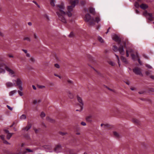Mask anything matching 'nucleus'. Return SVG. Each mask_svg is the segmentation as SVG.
<instances>
[{"instance_id":"f257e3e1","label":"nucleus","mask_w":154,"mask_h":154,"mask_svg":"<svg viewBox=\"0 0 154 154\" xmlns=\"http://www.w3.org/2000/svg\"><path fill=\"white\" fill-rule=\"evenodd\" d=\"M79 0H74V1L70 0V3L71 5L67 7L66 13L64 11L65 7L63 3H62L57 5L55 9L59 20L63 23H66L65 16L67 14L69 17L72 16L73 8L76 4L79 3Z\"/></svg>"},{"instance_id":"f03ea898","label":"nucleus","mask_w":154,"mask_h":154,"mask_svg":"<svg viewBox=\"0 0 154 154\" xmlns=\"http://www.w3.org/2000/svg\"><path fill=\"white\" fill-rule=\"evenodd\" d=\"M84 20L86 22L88 23L89 26H93L95 25L94 18L93 17H91V15L88 13L87 14L85 15Z\"/></svg>"},{"instance_id":"7ed1b4c3","label":"nucleus","mask_w":154,"mask_h":154,"mask_svg":"<svg viewBox=\"0 0 154 154\" xmlns=\"http://www.w3.org/2000/svg\"><path fill=\"white\" fill-rule=\"evenodd\" d=\"M3 68H5L7 71L10 72L9 67L4 63H0V73L1 74H3L5 72V70Z\"/></svg>"},{"instance_id":"20e7f679","label":"nucleus","mask_w":154,"mask_h":154,"mask_svg":"<svg viewBox=\"0 0 154 154\" xmlns=\"http://www.w3.org/2000/svg\"><path fill=\"white\" fill-rule=\"evenodd\" d=\"M144 16L146 17L148 19L151 21H152L154 19L152 14L151 13H148L146 11H145L143 13Z\"/></svg>"},{"instance_id":"39448f33","label":"nucleus","mask_w":154,"mask_h":154,"mask_svg":"<svg viewBox=\"0 0 154 154\" xmlns=\"http://www.w3.org/2000/svg\"><path fill=\"white\" fill-rule=\"evenodd\" d=\"M112 37L113 40L117 42L119 44L120 43L121 40L118 35L113 33L112 35Z\"/></svg>"},{"instance_id":"423d86ee","label":"nucleus","mask_w":154,"mask_h":154,"mask_svg":"<svg viewBox=\"0 0 154 154\" xmlns=\"http://www.w3.org/2000/svg\"><path fill=\"white\" fill-rule=\"evenodd\" d=\"M77 99L78 101L80 103L79 105L81 108V109L80 111H81L83 109V106L84 105V103L83 102V101L82 98L79 97L78 95H77Z\"/></svg>"},{"instance_id":"0eeeda50","label":"nucleus","mask_w":154,"mask_h":154,"mask_svg":"<svg viewBox=\"0 0 154 154\" xmlns=\"http://www.w3.org/2000/svg\"><path fill=\"white\" fill-rule=\"evenodd\" d=\"M133 71L134 73L140 76L142 75L141 69L137 67H136L133 69Z\"/></svg>"},{"instance_id":"6e6552de","label":"nucleus","mask_w":154,"mask_h":154,"mask_svg":"<svg viewBox=\"0 0 154 154\" xmlns=\"http://www.w3.org/2000/svg\"><path fill=\"white\" fill-rule=\"evenodd\" d=\"M62 149V146L60 144L57 145L54 149V151L57 153L61 152Z\"/></svg>"},{"instance_id":"1a4fd4ad","label":"nucleus","mask_w":154,"mask_h":154,"mask_svg":"<svg viewBox=\"0 0 154 154\" xmlns=\"http://www.w3.org/2000/svg\"><path fill=\"white\" fill-rule=\"evenodd\" d=\"M15 82H16L17 85L19 87L20 90V91L23 90V88L22 87V82L19 79H17V80Z\"/></svg>"},{"instance_id":"9d476101","label":"nucleus","mask_w":154,"mask_h":154,"mask_svg":"<svg viewBox=\"0 0 154 154\" xmlns=\"http://www.w3.org/2000/svg\"><path fill=\"white\" fill-rule=\"evenodd\" d=\"M118 50L119 51L120 54L121 55H123L125 54V52L124 50V48L122 45L120 44V46L118 49Z\"/></svg>"},{"instance_id":"9b49d317","label":"nucleus","mask_w":154,"mask_h":154,"mask_svg":"<svg viewBox=\"0 0 154 154\" xmlns=\"http://www.w3.org/2000/svg\"><path fill=\"white\" fill-rule=\"evenodd\" d=\"M5 136L3 135H2L0 136V138L2 141L3 143L5 144H9V142L5 139Z\"/></svg>"},{"instance_id":"f8f14e48","label":"nucleus","mask_w":154,"mask_h":154,"mask_svg":"<svg viewBox=\"0 0 154 154\" xmlns=\"http://www.w3.org/2000/svg\"><path fill=\"white\" fill-rule=\"evenodd\" d=\"M32 125L31 124L28 123L26 127H24L22 128V130L27 131H28L31 127Z\"/></svg>"},{"instance_id":"ddd939ff","label":"nucleus","mask_w":154,"mask_h":154,"mask_svg":"<svg viewBox=\"0 0 154 154\" xmlns=\"http://www.w3.org/2000/svg\"><path fill=\"white\" fill-rule=\"evenodd\" d=\"M131 56L132 57V59L133 60H134L135 59L138 58L139 57V55L138 53L136 52V55L133 53H131Z\"/></svg>"},{"instance_id":"4468645a","label":"nucleus","mask_w":154,"mask_h":154,"mask_svg":"<svg viewBox=\"0 0 154 154\" xmlns=\"http://www.w3.org/2000/svg\"><path fill=\"white\" fill-rule=\"evenodd\" d=\"M66 93L67 94L68 96L70 99H72L74 98L73 95L70 91L68 90L67 91Z\"/></svg>"},{"instance_id":"2eb2a0df","label":"nucleus","mask_w":154,"mask_h":154,"mask_svg":"<svg viewBox=\"0 0 154 154\" xmlns=\"http://www.w3.org/2000/svg\"><path fill=\"white\" fill-rule=\"evenodd\" d=\"M140 7L141 9L145 10L148 8V7L147 5L143 3L140 5Z\"/></svg>"},{"instance_id":"dca6fc26","label":"nucleus","mask_w":154,"mask_h":154,"mask_svg":"<svg viewBox=\"0 0 154 154\" xmlns=\"http://www.w3.org/2000/svg\"><path fill=\"white\" fill-rule=\"evenodd\" d=\"M92 116H88L86 118V121L89 122H92V120L91 119Z\"/></svg>"},{"instance_id":"f3484780","label":"nucleus","mask_w":154,"mask_h":154,"mask_svg":"<svg viewBox=\"0 0 154 154\" xmlns=\"http://www.w3.org/2000/svg\"><path fill=\"white\" fill-rule=\"evenodd\" d=\"M89 12L91 14L95 15V9L92 8H90L89 9Z\"/></svg>"},{"instance_id":"a211bd4d","label":"nucleus","mask_w":154,"mask_h":154,"mask_svg":"<svg viewBox=\"0 0 154 154\" xmlns=\"http://www.w3.org/2000/svg\"><path fill=\"white\" fill-rule=\"evenodd\" d=\"M46 119L48 121L50 122L53 123L55 122V120L54 119L50 118L49 117H47L46 118Z\"/></svg>"},{"instance_id":"6ab92c4d","label":"nucleus","mask_w":154,"mask_h":154,"mask_svg":"<svg viewBox=\"0 0 154 154\" xmlns=\"http://www.w3.org/2000/svg\"><path fill=\"white\" fill-rule=\"evenodd\" d=\"M121 59L123 62L125 64L128 63V61L127 59L124 57L122 56L121 57Z\"/></svg>"},{"instance_id":"aec40b11","label":"nucleus","mask_w":154,"mask_h":154,"mask_svg":"<svg viewBox=\"0 0 154 154\" xmlns=\"http://www.w3.org/2000/svg\"><path fill=\"white\" fill-rule=\"evenodd\" d=\"M133 122L136 124H139L140 123V121L137 119H132Z\"/></svg>"},{"instance_id":"412c9836","label":"nucleus","mask_w":154,"mask_h":154,"mask_svg":"<svg viewBox=\"0 0 154 154\" xmlns=\"http://www.w3.org/2000/svg\"><path fill=\"white\" fill-rule=\"evenodd\" d=\"M58 134L63 136L67 134V133L66 132H62L61 131H59L58 132Z\"/></svg>"},{"instance_id":"4be33fe9","label":"nucleus","mask_w":154,"mask_h":154,"mask_svg":"<svg viewBox=\"0 0 154 154\" xmlns=\"http://www.w3.org/2000/svg\"><path fill=\"white\" fill-rule=\"evenodd\" d=\"M98 39L99 41L101 43H103L104 42V41L103 38L100 36H99L98 37Z\"/></svg>"},{"instance_id":"5701e85b","label":"nucleus","mask_w":154,"mask_h":154,"mask_svg":"<svg viewBox=\"0 0 154 154\" xmlns=\"http://www.w3.org/2000/svg\"><path fill=\"white\" fill-rule=\"evenodd\" d=\"M100 18L99 17H97L95 18V20H94V22H96L98 23L99 22H100Z\"/></svg>"},{"instance_id":"b1692460","label":"nucleus","mask_w":154,"mask_h":154,"mask_svg":"<svg viewBox=\"0 0 154 154\" xmlns=\"http://www.w3.org/2000/svg\"><path fill=\"white\" fill-rule=\"evenodd\" d=\"M114 135L117 137H119L120 136V135L119 133L116 131L113 132Z\"/></svg>"},{"instance_id":"393cba45","label":"nucleus","mask_w":154,"mask_h":154,"mask_svg":"<svg viewBox=\"0 0 154 154\" xmlns=\"http://www.w3.org/2000/svg\"><path fill=\"white\" fill-rule=\"evenodd\" d=\"M26 118V116L25 114H23L20 117V119L21 120L25 119Z\"/></svg>"},{"instance_id":"a878e982","label":"nucleus","mask_w":154,"mask_h":154,"mask_svg":"<svg viewBox=\"0 0 154 154\" xmlns=\"http://www.w3.org/2000/svg\"><path fill=\"white\" fill-rule=\"evenodd\" d=\"M23 40L24 41L26 40L28 42H30L31 41L30 38L29 37H25L23 38Z\"/></svg>"},{"instance_id":"bb28decb","label":"nucleus","mask_w":154,"mask_h":154,"mask_svg":"<svg viewBox=\"0 0 154 154\" xmlns=\"http://www.w3.org/2000/svg\"><path fill=\"white\" fill-rule=\"evenodd\" d=\"M134 6L136 8H138L140 7L139 3L137 2H135L134 3Z\"/></svg>"},{"instance_id":"cd10ccee","label":"nucleus","mask_w":154,"mask_h":154,"mask_svg":"<svg viewBox=\"0 0 154 154\" xmlns=\"http://www.w3.org/2000/svg\"><path fill=\"white\" fill-rule=\"evenodd\" d=\"M54 0H51L50 1V4L52 6H55V4H54Z\"/></svg>"},{"instance_id":"c85d7f7f","label":"nucleus","mask_w":154,"mask_h":154,"mask_svg":"<svg viewBox=\"0 0 154 154\" xmlns=\"http://www.w3.org/2000/svg\"><path fill=\"white\" fill-rule=\"evenodd\" d=\"M43 16L46 18L48 21L50 20V18L48 16L47 14H44Z\"/></svg>"},{"instance_id":"c756f323","label":"nucleus","mask_w":154,"mask_h":154,"mask_svg":"<svg viewBox=\"0 0 154 154\" xmlns=\"http://www.w3.org/2000/svg\"><path fill=\"white\" fill-rule=\"evenodd\" d=\"M10 75L11 74L12 75H11V76H15V72L14 71L10 69Z\"/></svg>"},{"instance_id":"7c9ffc66","label":"nucleus","mask_w":154,"mask_h":154,"mask_svg":"<svg viewBox=\"0 0 154 154\" xmlns=\"http://www.w3.org/2000/svg\"><path fill=\"white\" fill-rule=\"evenodd\" d=\"M67 81L69 85H72L73 84L72 81L68 79H67Z\"/></svg>"},{"instance_id":"2f4dec72","label":"nucleus","mask_w":154,"mask_h":154,"mask_svg":"<svg viewBox=\"0 0 154 154\" xmlns=\"http://www.w3.org/2000/svg\"><path fill=\"white\" fill-rule=\"evenodd\" d=\"M17 92V91L16 90H14L10 92V96H12L14 95V94L15 93Z\"/></svg>"},{"instance_id":"473e14b6","label":"nucleus","mask_w":154,"mask_h":154,"mask_svg":"<svg viewBox=\"0 0 154 154\" xmlns=\"http://www.w3.org/2000/svg\"><path fill=\"white\" fill-rule=\"evenodd\" d=\"M113 50L115 51H118V49L117 48V47L116 45L113 46Z\"/></svg>"},{"instance_id":"72a5a7b5","label":"nucleus","mask_w":154,"mask_h":154,"mask_svg":"<svg viewBox=\"0 0 154 154\" xmlns=\"http://www.w3.org/2000/svg\"><path fill=\"white\" fill-rule=\"evenodd\" d=\"M26 150L29 152H33V150L29 148H26Z\"/></svg>"},{"instance_id":"f704fd0d","label":"nucleus","mask_w":154,"mask_h":154,"mask_svg":"<svg viewBox=\"0 0 154 154\" xmlns=\"http://www.w3.org/2000/svg\"><path fill=\"white\" fill-rule=\"evenodd\" d=\"M45 116V114L44 112H42L41 113V114H40V116H41V117H42V118L44 117Z\"/></svg>"},{"instance_id":"c9c22d12","label":"nucleus","mask_w":154,"mask_h":154,"mask_svg":"<svg viewBox=\"0 0 154 154\" xmlns=\"http://www.w3.org/2000/svg\"><path fill=\"white\" fill-rule=\"evenodd\" d=\"M115 55L116 57L117 58V59L118 60V64H119V65L120 66V61H119V56L117 55L116 54H115Z\"/></svg>"},{"instance_id":"e433bc0d","label":"nucleus","mask_w":154,"mask_h":154,"mask_svg":"<svg viewBox=\"0 0 154 154\" xmlns=\"http://www.w3.org/2000/svg\"><path fill=\"white\" fill-rule=\"evenodd\" d=\"M104 128L105 129L107 128L109 126V125L108 124H104Z\"/></svg>"},{"instance_id":"4c0bfd02","label":"nucleus","mask_w":154,"mask_h":154,"mask_svg":"<svg viewBox=\"0 0 154 154\" xmlns=\"http://www.w3.org/2000/svg\"><path fill=\"white\" fill-rule=\"evenodd\" d=\"M124 82L127 85H129L130 84V82L128 80H125L124 81Z\"/></svg>"},{"instance_id":"58836bf2","label":"nucleus","mask_w":154,"mask_h":154,"mask_svg":"<svg viewBox=\"0 0 154 154\" xmlns=\"http://www.w3.org/2000/svg\"><path fill=\"white\" fill-rule=\"evenodd\" d=\"M127 50H129V52L130 53H131V54L133 53V51L132 49H128Z\"/></svg>"},{"instance_id":"ea45409f","label":"nucleus","mask_w":154,"mask_h":154,"mask_svg":"<svg viewBox=\"0 0 154 154\" xmlns=\"http://www.w3.org/2000/svg\"><path fill=\"white\" fill-rule=\"evenodd\" d=\"M73 35L74 34L73 32H71L69 34V36L70 37H72L73 36Z\"/></svg>"},{"instance_id":"a19ab883","label":"nucleus","mask_w":154,"mask_h":154,"mask_svg":"<svg viewBox=\"0 0 154 154\" xmlns=\"http://www.w3.org/2000/svg\"><path fill=\"white\" fill-rule=\"evenodd\" d=\"M146 66L149 69H151L152 67L151 66H150L149 65L146 64Z\"/></svg>"},{"instance_id":"79ce46f5","label":"nucleus","mask_w":154,"mask_h":154,"mask_svg":"<svg viewBox=\"0 0 154 154\" xmlns=\"http://www.w3.org/2000/svg\"><path fill=\"white\" fill-rule=\"evenodd\" d=\"M17 92H18V93L19 94V95H20V96H23V93H22V92L20 91H17Z\"/></svg>"},{"instance_id":"37998d69","label":"nucleus","mask_w":154,"mask_h":154,"mask_svg":"<svg viewBox=\"0 0 154 154\" xmlns=\"http://www.w3.org/2000/svg\"><path fill=\"white\" fill-rule=\"evenodd\" d=\"M38 87L39 88H45V86L43 85H38Z\"/></svg>"},{"instance_id":"c03bdc74","label":"nucleus","mask_w":154,"mask_h":154,"mask_svg":"<svg viewBox=\"0 0 154 154\" xmlns=\"http://www.w3.org/2000/svg\"><path fill=\"white\" fill-rule=\"evenodd\" d=\"M30 60L32 62H35V59L33 57H31L30 58Z\"/></svg>"},{"instance_id":"a18cd8bd","label":"nucleus","mask_w":154,"mask_h":154,"mask_svg":"<svg viewBox=\"0 0 154 154\" xmlns=\"http://www.w3.org/2000/svg\"><path fill=\"white\" fill-rule=\"evenodd\" d=\"M33 35L34 37V38L35 39H37L38 38V36L35 33H33Z\"/></svg>"},{"instance_id":"49530a36","label":"nucleus","mask_w":154,"mask_h":154,"mask_svg":"<svg viewBox=\"0 0 154 154\" xmlns=\"http://www.w3.org/2000/svg\"><path fill=\"white\" fill-rule=\"evenodd\" d=\"M27 152V151L26 150V149H24L22 152V153H23V154H26V153Z\"/></svg>"},{"instance_id":"de8ad7c7","label":"nucleus","mask_w":154,"mask_h":154,"mask_svg":"<svg viewBox=\"0 0 154 154\" xmlns=\"http://www.w3.org/2000/svg\"><path fill=\"white\" fill-rule=\"evenodd\" d=\"M109 64L111 65L112 66H114L115 65V63L112 61H110L109 62Z\"/></svg>"},{"instance_id":"09e8293b","label":"nucleus","mask_w":154,"mask_h":154,"mask_svg":"<svg viewBox=\"0 0 154 154\" xmlns=\"http://www.w3.org/2000/svg\"><path fill=\"white\" fill-rule=\"evenodd\" d=\"M126 56L127 57H128L129 56V52L128 50H127L126 51Z\"/></svg>"},{"instance_id":"8fccbe9b","label":"nucleus","mask_w":154,"mask_h":154,"mask_svg":"<svg viewBox=\"0 0 154 154\" xmlns=\"http://www.w3.org/2000/svg\"><path fill=\"white\" fill-rule=\"evenodd\" d=\"M54 66H55L57 68H60V66L58 64H55Z\"/></svg>"},{"instance_id":"3c124183","label":"nucleus","mask_w":154,"mask_h":154,"mask_svg":"<svg viewBox=\"0 0 154 154\" xmlns=\"http://www.w3.org/2000/svg\"><path fill=\"white\" fill-rule=\"evenodd\" d=\"M81 124L82 125H83V126H85L86 125V123L85 122H82L81 123Z\"/></svg>"},{"instance_id":"603ef678","label":"nucleus","mask_w":154,"mask_h":154,"mask_svg":"<svg viewBox=\"0 0 154 154\" xmlns=\"http://www.w3.org/2000/svg\"><path fill=\"white\" fill-rule=\"evenodd\" d=\"M106 88L107 89H108L109 90L111 91H113V92H114V90H112L110 88H109L107 87V86H106Z\"/></svg>"},{"instance_id":"864d4df0","label":"nucleus","mask_w":154,"mask_h":154,"mask_svg":"<svg viewBox=\"0 0 154 154\" xmlns=\"http://www.w3.org/2000/svg\"><path fill=\"white\" fill-rule=\"evenodd\" d=\"M85 1H82L80 2V3L82 5H84L85 3Z\"/></svg>"},{"instance_id":"5fc2aeb1","label":"nucleus","mask_w":154,"mask_h":154,"mask_svg":"<svg viewBox=\"0 0 154 154\" xmlns=\"http://www.w3.org/2000/svg\"><path fill=\"white\" fill-rule=\"evenodd\" d=\"M22 50L26 54H27V51L26 50H25L24 49H22Z\"/></svg>"},{"instance_id":"6e6d98bb","label":"nucleus","mask_w":154,"mask_h":154,"mask_svg":"<svg viewBox=\"0 0 154 154\" xmlns=\"http://www.w3.org/2000/svg\"><path fill=\"white\" fill-rule=\"evenodd\" d=\"M4 131L6 133H9V131L8 130L4 129Z\"/></svg>"},{"instance_id":"4d7b16f0","label":"nucleus","mask_w":154,"mask_h":154,"mask_svg":"<svg viewBox=\"0 0 154 154\" xmlns=\"http://www.w3.org/2000/svg\"><path fill=\"white\" fill-rule=\"evenodd\" d=\"M33 103L34 104H35L37 103V101L36 100H35L33 101Z\"/></svg>"},{"instance_id":"13d9d810","label":"nucleus","mask_w":154,"mask_h":154,"mask_svg":"<svg viewBox=\"0 0 154 154\" xmlns=\"http://www.w3.org/2000/svg\"><path fill=\"white\" fill-rule=\"evenodd\" d=\"M88 58L90 59H93V58L90 55H88Z\"/></svg>"},{"instance_id":"bf43d9fd","label":"nucleus","mask_w":154,"mask_h":154,"mask_svg":"<svg viewBox=\"0 0 154 154\" xmlns=\"http://www.w3.org/2000/svg\"><path fill=\"white\" fill-rule=\"evenodd\" d=\"M13 154H23V153L21 152H16L15 153H14Z\"/></svg>"},{"instance_id":"052dcab7","label":"nucleus","mask_w":154,"mask_h":154,"mask_svg":"<svg viewBox=\"0 0 154 154\" xmlns=\"http://www.w3.org/2000/svg\"><path fill=\"white\" fill-rule=\"evenodd\" d=\"M26 56L28 57H30V54L29 53H27V54H26Z\"/></svg>"},{"instance_id":"680f3d73","label":"nucleus","mask_w":154,"mask_h":154,"mask_svg":"<svg viewBox=\"0 0 154 154\" xmlns=\"http://www.w3.org/2000/svg\"><path fill=\"white\" fill-rule=\"evenodd\" d=\"M143 57L145 59H148V57L145 55H143Z\"/></svg>"},{"instance_id":"e2e57ef3","label":"nucleus","mask_w":154,"mask_h":154,"mask_svg":"<svg viewBox=\"0 0 154 154\" xmlns=\"http://www.w3.org/2000/svg\"><path fill=\"white\" fill-rule=\"evenodd\" d=\"M54 76H57V77H60V76H61L60 75H58V74H54Z\"/></svg>"},{"instance_id":"0e129e2a","label":"nucleus","mask_w":154,"mask_h":154,"mask_svg":"<svg viewBox=\"0 0 154 154\" xmlns=\"http://www.w3.org/2000/svg\"><path fill=\"white\" fill-rule=\"evenodd\" d=\"M15 124V122H13L12 125H10V128L13 126Z\"/></svg>"},{"instance_id":"69168bd1","label":"nucleus","mask_w":154,"mask_h":154,"mask_svg":"<svg viewBox=\"0 0 154 154\" xmlns=\"http://www.w3.org/2000/svg\"><path fill=\"white\" fill-rule=\"evenodd\" d=\"M32 87L33 89L35 90H36V88L35 85H32Z\"/></svg>"},{"instance_id":"338daca9","label":"nucleus","mask_w":154,"mask_h":154,"mask_svg":"<svg viewBox=\"0 0 154 154\" xmlns=\"http://www.w3.org/2000/svg\"><path fill=\"white\" fill-rule=\"evenodd\" d=\"M28 24L29 26H31L32 25V23L31 22H29L28 23Z\"/></svg>"},{"instance_id":"774afa93","label":"nucleus","mask_w":154,"mask_h":154,"mask_svg":"<svg viewBox=\"0 0 154 154\" xmlns=\"http://www.w3.org/2000/svg\"><path fill=\"white\" fill-rule=\"evenodd\" d=\"M5 154H8V153H9V152L8 151H7L6 150H5Z\"/></svg>"}]
</instances>
